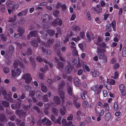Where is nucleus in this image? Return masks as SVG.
Listing matches in <instances>:
<instances>
[{
    "mask_svg": "<svg viewBox=\"0 0 126 126\" xmlns=\"http://www.w3.org/2000/svg\"><path fill=\"white\" fill-rule=\"evenodd\" d=\"M107 82L108 83H109L110 84H111L113 85H114L115 83V80L112 79H107Z\"/></svg>",
    "mask_w": 126,
    "mask_h": 126,
    "instance_id": "a211bd4d",
    "label": "nucleus"
},
{
    "mask_svg": "<svg viewBox=\"0 0 126 126\" xmlns=\"http://www.w3.org/2000/svg\"><path fill=\"white\" fill-rule=\"evenodd\" d=\"M119 89L120 91L122 93V95L123 96L125 95L126 92L124 85L123 84L120 85L119 86Z\"/></svg>",
    "mask_w": 126,
    "mask_h": 126,
    "instance_id": "20e7f679",
    "label": "nucleus"
},
{
    "mask_svg": "<svg viewBox=\"0 0 126 126\" xmlns=\"http://www.w3.org/2000/svg\"><path fill=\"white\" fill-rule=\"evenodd\" d=\"M122 56L124 57L126 56V47H124L123 48Z\"/></svg>",
    "mask_w": 126,
    "mask_h": 126,
    "instance_id": "c9c22d12",
    "label": "nucleus"
},
{
    "mask_svg": "<svg viewBox=\"0 0 126 126\" xmlns=\"http://www.w3.org/2000/svg\"><path fill=\"white\" fill-rule=\"evenodd\" d=\"M111 24L112 27L113 28V30L114 31H115L116 30V22L115 21H113L111 22Z\"/></svg>",
    "mask_w": 126,
    "mask_h": 126,
    "instance_id": "bb28decb",
    "label": "nucleus"
},
{
    "mask_svg": "<svg viewBox=\"0 0 126 126\" xmlns=\"http://www.w3.org/2000/svg\"><path fill=\"white\" fill-rule=\"evenodd\" d=\"M106 87L108 90H110L112 88V86L109 83H108L107 85H106Z\"/></svg>",
    "mask_w": 126,
    "mask_h": 126,
    "instance_id": "6e6d98bb",
    "label": "nucleus"
},
{
    "mask_svg": "<svg viewBox=\"0 0 126 126\" xmlns=\"http://www.w3.org/2000/svg\"><path fill=\"white\" fill-rule=\"evenodd\" d=\"M52 111L54 115H57L58 113V110L57 109L55 108H53Z\"/></svg>",
    "mask_w": 126,
    "mask_h": 126,
    "instance_id": "c756f323",
    "label": "nucleus"
},
{
    "mask_svg": "<svg viewBox=\"0 0 126 126\" xmlns=\"http://www.w3.org/2000/svg\"><path fill=\"white\" fill-rule=\"evenodd\" d=\"M59 13V11L58 10H56L54 11L53 13L54 16L55 17L58 16Z\"/></svg>",
    "mask_w": 126,
    "mask_h": 126,
    "instance_id": "c03bdc74",
    "label": "nucleus"
},
{
    "mask_svg": "<svg viewBox=\"0 0 126 126\" xmlns=\"http://www.w3.org/2000/svg\"><path fill=\"white\" fill-rule=\"evenodd\" d=\"M0 10L2 12H4L5 11V7L4 5L1 6L0 7Z\"/></svg>",
    "mask_w": 126,
    "mask_h": 126,
    "instance_id": "69168bd1",
    "label": "nucleus"
},
{
    "mask_svg": "<svg viewBox=\"0 0 126 126\" xmlns=\"http://www.w3.org/2000/svg\"><path fill=\"white\" fill-rule=\"evenodd\" d=\"M48 69L47 66H46L44 68H42L40 69V71H41L44 72Z\"/></svg>",
    "mask_w": 126,
    "mask_h": 126,
    "instance_id": "79ce46f5",
    "label": "nucleus"
},
{
    "mask_svg": "<svg viewBox=\"0 0 126 126\" xmlns=\"http://www.w3.org/2000/svg\"><path fill=\"white\" fill-rule=\"evenodd\" d=\"M53 100L56 104L59 105L60 103L61 100L59 97L55 96L53 98Z\"/></svg>",
    "mask_w": 126,
    "mask_h": 126,
    "instance_id": "9b49d317",
    "label": "nucleus"
},
{
    "mask_svg": "<svg viewBox=\"0 0 126 126\" xmlns=\"http://www.w3.org/2000/svg\"><path fill=\"white\" fill-rule=\"evenodd\" d=\"M57 53L59 57L60 60L61 61H63L64 59L61 56V53L60 52H59V53Z\"/></svg>",
    "mask_w": 126,
    "mask_h": 126,
    "instance_id": "a18cd8bd",
    "label": "nucleus"
},
{
    "mask_svg": "<svg viewBox=\"0 0 126 126\" xmlns=\"http://www.w3.org/2000/svg\"><path fill=\"white\" fill-rule=\"evenodd\" d=\"M0 37H1V39L3 41L6 40V38L5 36H4L3 34L0 35Z\"/></svg>",
    "mask_w": 126,
    "mask_h": 126,
    "instance_id": "0e129e2a",
    "label": "nucleus"
},
{
    "mask_svg": "<svg viewBox=\"0 0 126 126\" xmlns=\"http://www.w3.org/2000/svg\"><path fill=\"white\" fill-rule=\"evenodd\" d=\"M82 105L83 108H87L88 106V102L86 101H84L82 103Z\"/></svg>",
    "mask_w": 126,
    "mask_h": 126,
    "instance_id": "a878e982",
    "label": "nucleus"
},
{
    "mask_svg": "<svg viewBox=\"0 0 126 126\" xmlns=\"http://www.w3.org/2000/svg\"><path fill=\"white\" fill-rule=\"evenodd\" d=\"M67 91L69 94L72 95V89L71 86H68L67 88Z\"/></svg>",
    "mask_w": 126,
    "mask_h": 126,
    "instance_id": "aec40b11",
    "label": "nucleus"
},
{
    "mask_svg": "<svg viewBox=\"0 0 126 126\" xmlns=\"http://www.w3.org/2000/svg\"><path fill=\"white\" fill-rule=\"evenodd\" d=\"M37 35V32L36 31H32L28 35L27 38L29 39L30 37L33 36H35Z\"/></svg>",
    "mask_w": 126,
    "mask_h": 126,
    "instance_id": "423d86ee",
    "label": "nucleus"
},
{
    "mask_svg": "<svg viewBox=\"0 0 126 126\" xmlns=\"http://www.w3.org/2000/svg\"><path fill=\"white\" fill-rule=\"evenodd\" d=\"M111 114L109 112H108L105 115V119L106 121H108L111 118Z\"/></svg>",
    "mask_w": 126,
    "mask_h": 126,
    "instance_id": "dca6fc26",
    "label": "nucleus"
},
{
    "mask_svg": "<svg viewBox=\"0 0 126 126\" xmlns=\"http://www.w3.org/2000/svg\"><path fill=\"white\" fill-rule=\"evenodd\" d=\"M86 15L88 19L89 20H90L91 19V17L90 12H89L88 11L87 12Z\"/></svg>",
    "mask_w": 126,
    "mask_h": 126,
    "instance_id": "052dcab7",
    "label": "nucleus"
},
{
    "mask_svg": "<svg viewBox=\"0 0 126 126\" xmlns=\"http://www.w3.org/2000/svg\"><path fill=\"white\" fill-rule=\"evenodd\" d=\"M73 29L74 31H75L79 30V28L78 26H74L73 27Z\"/></svg>",
    "mask_w": 126,
    "mask_h": 126,
    "instance_id": "603ef678",
    "label": "nucleus"
},
{
    "mask_svg": "<svg viewBox=\"0 0 126 126\" xmlns=\"http://www.w3.org/2000/svg\"><path fill=\"white\" fill-rule=\"evenodd\" d=\"M103 93L104 97H106L107 96L108 94V93L107 91L106 90H103Z\"/></svg>",
    "mask_w": 126,
    "mask_h": 126,
    "instance_id": "bf43d9fd",
    "label": "nucleus"
},
{
    "mask_svg": "<svg viewBox=\"0 0 126 126\" xmlns=\"http://www.w3.org/2000/svg\"><path fill=\"white\" fill-rule=\"evenodd\" d=\"M100 6L99 5L97 4L96 7H94L93 8L94 10L96 12L99 13H100L102 11V9L100 8Z\"/></svg>",
    "mask_w": 126,
    "mask_h": 126,
    "instance_id": "0eeeda50",
    "label": "nucleus"
},
{
    "mask_svg": "<svg viewBox=\"0 0 126 126\" xmlns=\"http://www.w3.org/2000/svg\"><path fill=\"white\" fill-rule=\"evenodd\" d=\"M26 54L27 55H31L32 54L31 49L30 48L28 49Z\"/></svg>",
    "mask_w": 126,
    "mask_h": 126,
    "instance_id": "e433bc0d",
    "label": "nucleus"
},
{
    "mask_svg": "<svg viewBox=\"0 0 126 126\" xmlns=\"http://www.w3.org/2000/svg\"><path fill=\"white\" fill-rule=\"evenodd\" d=\"M97 88L96 85H94L91 88L92 90L94 92L96 91L97 90Z\"/></svg>",
    "mask_w": 126,
    "mask_h": 126,
    "instance_id": "e2e57ef3",
    "label": "nucleus"
},
{
    "mask_svg": "<svg viewBox=\"0 0 126 126\" xmlns=\"http://www.w3.org/2000/svg\"><path fill=\"white\" fill-rule=\"evenodd\" d=\"M14 37L15 38H20L21 37V35L20 33L15 34Z\"/></svg>",
    "mask_w": 126,
    "mask_h": 126,
    "instance_id": "8fccbe9b",
    "label": "nucleus"
},
{
    "mask_svg": "<svg viewBox=\"0 0 126 126\" xmlns=\"http://www.w3.org/2000/svg\"><path fill=\"white\" fill-rule=\"evenodd\" d=\"M3 71L5 73L7 74L9 72V69L8 68L6 67L3 69Z\"/></svg>",
    "mask_w": 126,
    "mask_h": 126,
    "instance_id": "864d4df0",
    "label": "nucleus"
},
{
    "mask_svg": "<svg viewBox=\"0 0 126 126\" xmlns=\"http://www.w3.org/2000/svg\"><path fill=\"white\" fill-rule=\"evenodd\" d=\"M32 44L33 46L35 47H37L38 46V44L37 43L36 40H33L32 41Z\"/></svg>",
    "mask_w": 126,
    "mask_h": 126,
    "instance_id": "2f4dec72",
    "label": "nucleus"
},
{
    "mask_svg": "<svg viewBox=\"0 0 126 126\" xmlns=\"http://www.w3.org/2000/svg\"><path fill=\"white\" fill-rule=\"evenodd\" d=\"M103 106L106 111L108 112L109 111V107L108 104L106 103H104Z\"/></svg>",
    "mask_w": 126,
    "mask_h": 126,
    "instance_id": "2eb2a0df",
    "label": "nucleus"
},
{
    "mask_svg": "<svg viewBox=\"0 0 126 126\" xmlns=\"http://www.w3.org/2000/svg\"><path fill=\"white\" fill-rule=\"evenodd\" d=\"M47 2H43L40 3H39V5L40 6H43L46 5L47 4Z\"/></svg>",
    "mask_w": 126,
    "mask_h": 126,
    "instance_id": "13d9d810",
    "label": "nucleus"
},
{
    "mask_svg": "<svg viewBox=\"0 0 126 126\" xmlns=\"http://www.w3.org/2000/svg\"><path fill=\"white\" fill-rule=\"evenodd\" d=\"M65 71L66 73H70L71 71V69L69 66H67L65 68Z\"/></svg>",
    "mask_w": 126,
    "mask_h": 126,
    "instance_id": "b1692460",
    "label": "nucleus"
},
{
    "mask_svg": "<svg viewBox=\"0 0 126 126\" xmlns=\"http://www.w3.org/2000/svg\"><path fill=\"white\" fill-rule=\"evenodd\" d=\"M16 114L18 115L19 116L22 115V114H23V116L25 114L22 113V112L21 111L19 110H17L16 111Z\"/></svg>",
    "mask_w": 126,
    "mask_h": 126,
    "instance_id": "393cba45",
    "label": "nucleus"
},
{
    "mask_svg": "<svg viewBox=\"0 0 126 126\" xmlns=\"http://www.w3.org/2000/svg\"><path fill=\"white\" fill-rule=\"evenodd\" d=\"M79 79L77 77H75L74 79V81L75 82V85L77 86H79L80 84L79 82Z\"/></svg>",
    "mask_w": 126,
    "mask_h": 126,
    "instance_id": "4468645a",
    "label": "nucleus"
},
{
    "mask_svg": "<svg viewBox=\"0 0 126 126\" xmlns=\"http://www.w3.org/2000/svg\"><path fill=\"white\" fill-rule=\"evenodd\" d=\"M21 72V70L18 68H17L16 70H13L11 71L12 76L15 78L19 75Z\"/></svg>",
    "mask_w": 126,
    "mask_h": 126,
    "instance_id": "f03ea898",
    "label": "nucleus"
},
{
    "mask_svg": "<svg viewBox=\"0 0 126 126\" xmlns=\"http://www.w3.org/2000/svg\"><path fill=\"white\" fill-rule=\"evenodd\" d=\"M91 73L93 77H96L99 76V72L97 71H95L94 70H92L91 71Z\"/></svg>",
    "mask_w": 126,
    "mask_h": 126,
    "instance_id": "9d476101",
    "label": "nucleus"
},
{
    "mask_svg": "<svg viewBox=\"0 0 126 126\" xmlns=\"http://www.w3.org/2000/svg\"><path fill=\"white\" fill-rule=\"evenodd\" d=\"M47 82L48 83V86L49 87L52 84V82L51 80L50 79H48L47 81Z\"/></svg>",
    "mask_w": 126,
    "mask_h": 126,
    "instance_id": "de8ad7c7",
    "label": "nucleus"
},
{
    "mask_svg": "<svg viewBox=\"0 0 126 126\" xmlns=\"http://www.w3.org/2000/svg\"><path fill=\"white\" fill-rule=\"evenodd\" d=\"M87 92L84 90H82L81 91L80 94V95L81 98L83 99L85 98V95L87 94Z\"/></svg>",
    "mask_w": 126,
    "mask_h": 126,
    "instance_id": "f8f14e48",
    "label": "nucleus"
},
{
    "mask_svg": "<svg viewBox=\"0 0 126 126\" xmlns=\"http://www.w3.org/2000/svg\"><path fill=\"white\" fill-rule=\"evenodd\" d=\"M41 87V90L43 92H47V88L46 86L44 85H42Z\"/></svg>",
    "mask_w": 126,
    "mask_h": 126,
    "instance_id": "7c9ffc66",
    "label": "nucleus"
},
{
    "mask_svg": "<svg viewBox=\"0 0 126 126\" xmlns=\"http://www.w3.org/2000/svg\"><path fill=\"white\" fill-rule=\"evenodd\" d=\"M49 18V17L48 15H44L42 17L43 22L44 23L47 22Z\"/></svg>",
    "mask_w": 126,
    "mask_h": 126,
    "instance_id": "39448f33",
    "label": "nucleus"
},
{
    "mask_svg": "<svg viewBox=\"0 0 126 126\" xmlns=\"http://www.w3.org/2000/svg\"><path fill=\"white\" fill-rule=\"evenodd\" d=\"M26 97V96L25 94L22 93V95L20 96V98H18V99L20 100V99L23 100Z\"/></svg>",
    "mask_w": 126,
    "mask_h": 126,
    "instance_id": "ea45409f",
    "label": "nucleus"
},
{
    "mask_svg": "<svg viewBox=\"0 0 126 126\" xmlns=\"http://www.w3.org/2000/svg\"><path fill=\"white\" fill-rule=\"evenodd\" d=\"M59 94L61 98L62 99L64 98V92L61 90H59L58 91Z\"/></svg>",
    "mask_w": 126,
    "mask_h": 126,
    "instance_id": "6ab92c4d",
    "label": "nucleus"
},
{
    "mask_svg": "<svg viewBox=\"0 0 126 126\" xmlns=\"http://www.w3.org/2000/svg\"><path fill=\"white\" fill-rule=\"evenodd\" d=\"M62 119V118L61 117H59L56 120V122L60 124L61 123V120Z\"/></svg>",
    "mask_w": 126,
    "mask_h": 126,
    "instance_id": "680f3d73",
    "label": "nucleus"
},
{
    "mask_svg": "<svg viewBox=\"0 0 126 126\" xmlns=\"http://www.w3.org/2000/svg\"><path fill=\"white\" fill-rule=\"evenodd\" d=\"M5 117L3 114H1L0 115V120L1 121H3L5 120Z\"/></svg>",
    "mask_w": 126,
    "mask_h": 126,
    "instance_id": "473e14b6",
    "label": "nucleus"
},
{
    "mask_svg": "<svg viewBox=\"0 0 126 126\" xmlns=\"http://www.w3.org/2000/svg\"><path fill=\"white\" fill-rule=\"evenodd\" d=\"M91 118L90 117H87L86 120V121L88 123L91 122Z\"/></svg>",
    "mask_w": 126,
    "mask_h": 126,
    "instance_id": "338daca9",
    "label": "nucleus"
},
{
    "mask_svg": "<svg viewBox=\"0 0 126 126\" xmlns=\"http://www.w3.org/2000/svg\"><path fill=\"white\" fill-rule=\"evenodd\" d=\"M2 104L3 106L7 107H8L9 105V103L5 101H3L2 102Z\"/></svg>",
    "mask_w": 126,
    "mask_h": 126,
    "instance_id": "4c0bfd02",
    "label": "nucleus"
},
{
    "mask_svg": "<svg viewBox=\"0 0 126 126\" xmlns=\"http://www.w3.org/2000/svg\"><path fill=\"white\" fill-rule=\"evenodd\" d=\"M41 93L39 90L37 91L36 93L37 97L38 99H39L41 97Z\"/></svg>",
    "mask_w": 126,
    "mask_h": 126,
    "instance_id": "4be33fe9",
    "label": "nucleus"
},
{
    "mask_svg": "<svg viewBox=\"0 0 126 126\" xmlns=\"http://www.w3.org/2000/svg\"><path fill=\"white\" fill-rule=\"evenodd\" d=\"M105 51V50L104 49L100 47L97 48V53L99 58L100 59L103 60V62L104 63L106 62L107 61V57L103 53V52Z\"/></svg>",
    "mask_w": 126,
    "mask_h": 126,
    "instance_id": "f257e3e1",
    "label": "nucleus"
},
{
    "mask_svg": "<svg viewBox=\"0 0 126 126\" xmlns=\"http://www.w3.org/2000/svg\"><path fill=\"white\" fill-rule=\"evenodd\" d=\"M42 49L43 51L47 55H49L51 53V51L49 50H47L46 51H45V49L43 47L42 48Z\"/></svg>",
    "mask_w": 126,
    "mask_h": 126,
    "instance_id": "412c9836",
    "label": "nucleus"
},
{
    "mask_svg": "<svg viewBox=\"0 0 126 126\" xmlns=\"http://www.w3.org/2000/svg\"><path fill=\"white\" fill-rule=\"evenodd\" d=\"M22 78L25 80V82L27 83H29L31 81L32 78L31 77L30 74L29 73H27L23 75Z\"/></svg>",
    "mask_w": 126,
    "mask_h": 126,
    "instance_id": "7ed1b4c3",
    "label": "nucleus"
},
{
    "mask_svg": "<svg viewBox=\"0 0 126 126\" xmlns=\"http://www.w3.org/2000/svg\"><path fill=\"white\" fill-rule=\"evenodd\" d=\"M18 32L19 33H22L24 32V30L21 27L19 28L18 30Z\"/></svg>",
    "mask_w": 126,
    "mask_h": 126,
    "instance_id": "09e8293b",
    "label": "nucleus"
},
{
    "mask_svg": "<svg viewBox=\"0 0 126 126\" xmlns=\"http://www.w3.org/2000/svg\"><path fill=\"white\" fill-rule=\"evenodd\" d=\"M35 94V92L33 91H31L30 92L29 95L30 97H32Z\"/></svg>",
    "mask_w": 126,
    "mask_h": 126,
    "instance_id": "a19ab883",
    "label": "nucleus"
},
{
    "mask_svg": "<svg viewBox=\"0 0 126 126\" xmlns=\"http://www.w3.org/2000/svg\"><path fill=\"white\" fill-rule=\"evenodd\" d=\"M54 41V40H49L48 41L47 43L48 44V45H46L45 44H43L45 46H46V47H49V45H50V44H52L53 43V42Z\"/></svg>",
    "mask_w": 126,
    "mask_h": 126,
    "instance_id": "72a5a7b5",
    "label": "nucleus"
},
{
    "mask_svg": "<svg viewBox=\"0 0 126 126\" xmlns=\"http://www.w3.org/2000/svg\"><path fill=\"white\" fill-rule=\"evenodd\" d=\"M43 100L45 102L47 101L48 100V98L47 95H45L43 96Z\"/></svg>",
    "mask_w": 126,
    "mask_h": 126,
    "instance_id": "c85d7f7f",
    "label": "nucleus"
},
{
    "mask_svg": "<svg viewBox=\"0 0 126 126\" xmlns=\"http://www.w3.org/2000/svg\"><path fill=\"white\" fill-rule=\"evenodd\" d=\"M114 109L115 110H117L118 109V106L117 103H115L114 104Z\"/></svg>",
    "mask_w": 126,
    "mask_h": 126,
    "instance_id": "4d7b16f0",
    "label": "nucleus"
},
{
    "mask_svg": "<svg viewBox=\"0 0 126 126\" xmlns=\"http://www.w3.org/2000/svg\"><path fill=\"white\" fill-rule=\"evenodd\" d=\"M60 112L61 115L62 116H64L65 113V111L63 110L62 109H60Z\"/></svg>",
    "mask_w": 126,
    "mask_h": 126,
    "instance_id": "3c124183",
    "label": "nucleus"
},
{
    "mask_svg": "<svg viewBox=\"0 0 126 126\" xmlns=\"http://www.w3.org/2000/svg\"><path fill=\"white\" fill-rule=\"evenodd\" d=\"M72 54L74 56H78V52L76 49H73L72 51Z\"/></svg>",
    "mask_w": 126,
    "mask_h": 126,
    "instance_id": "cd10ccee",
    "label": "nucleus"
},
{
    "mask_svg": "<svg viewBox=\"0 0 126 126\" xmlns=\"http://www.w3.org/2000/svg\"><path fill=\"white\" fill-rule=\"evenodd\" d=\"M95 111L96 114L99 116H102L104 115L105 111L103 109H101L100 111H98L97 110H95Z\"/></svg>",
    "mask_w": 126,
    "mask_h": 126,
    "instance_id": "1a4fd4ad",
    "label": "nucleus"
},
{
    "mask_svg": "<svg viewBox=\"0 0 126 126\" xmlns=\"http://www.w3.org/2000/svg\"><path fill=\"white\" fill-rule=\"evenodd\" d=\"M36 59L37 61L39 62H41L43 61L42 59L39 56L37 57Z\"/></svg>",
    "mask_w": 126,
    "mask_h": 126,
    "instance_id": "774afa93",
    "label": "nucleus"
},
{
    "mask_svg": "<svg viewBox=\"0 0 126 126\" xmlns=\"http://www.w3.org/2000/svg\"><path fill=\"white\" fill-rule=\"evenodd\" d=\"M48 34L51 36L53 35L54 34L55 32L53 30H48Z\"/></svg>",
    "mask_w": 126,
    "mask_h": 126,
    "instance_id": "f704fd0d",
    "label": "nucleus"
},
{
    "mask_svg": "<svg viewBox=\"0 0 126 126\" xmlns=\"http://www.w3.org/2000/svg\"><path fill=\"white\" fill-rule=\"evenodd\" d=\"M74 104L77 108H79L80 106V104L78 102H74Z\"/></svg>",
    "mask_w": 126,
    "mask_h": 126,
    "instance_id": "49530a36",
    "label": "nucleus"
},
{
    "mask_svg": "<svg viewBox=\"0 0 126 126\" xmlns=\"http://www.w3.org/2000/svg\"><path fill=\"white\" fill-rule=\"evenodd\" d=\"M63 64L61 62H59L57 64V67L59 70H61L63 68Z\"/></svg>",
    "mask_w": 126,
    "mask_h": 126,
    "instance_id": "f3484780",
    "label": "nucleus"
},
{
    "mask_svg": "<svg viewBox=\"0 0 126 126\" xmlns=\"http://www.w3.org/2000/svg\"><path fill=\"white\" fill-rule=\"evenodd\" d=\"M73 34L72 33V32H71L70 33V34L68 35L66 38H68L69 40L70 39H71V37L73 35Z\"/></svg>",
    "mask_w": 126,
    "mask_h": 126,
    "instance_id": "5fc2aeb1",
    "label": "nucleus"
},
{
    "mask_svg": "<svg viewBox=\"0 0 126 126\" xmlns=\"http://www.w3.org/2000/svg\"><path fill=\"white\" fill-rule=\"evenodd\" d=\"M51 119L52 121L54 123H56V118L55 116L53 115H52L51 116Z\"/></svg>",
    "mask_w": 126,
    "mask_h": 126,
    "instance_id": "58836bf2",
    "label": "nucleus"
},
{
    "mask_svg": "<svg viewBox=\"0 0 126 126\" xmlns=\"http://www.w3.org/2000/svg\"><path fill=\"white\" fill-rule=\"evenodd\" d=\"M106 29L108 31H110L112 29L111 24H107L106 26Z\"/></svg>",
    "mask_w": 126,
    "mask_h": 126,
    "instance_id": "5701e85b",
    "label": "nucleus"
},
{
    "mask_svg": "<svg viewBox=\"0 0 126 126\" xmlns=\"http://www.w3.org/2000/svg\"><path fill=\"white\" fill-rule=\"evenodd\" d=\"M94 36L93 34L92 33L89 32H87L86 33V36L89 41H90L91 40L92 37Z\"/></svg>",
    "mask_w": 126,
    "mask_h": 126,
    "instance_id": "ddd939ff",
    "label": "nucleus"
},
{
    "mask_svg": "<svg viewBox=\"0 0 126 126\" xmlns=\"http://www.w3.org/2000/svg\"><path fill=\"white\" fill-rule=\"evenodd\" d=\"M20 63L18 61H15L14 63V66L15 67H17L18 65V63Z\"/></svg>",
    "mask_w": 126,
    "mask_h": 126,
    "instance_id": "37998d69",
    "label": "nucleus"
},
{
    "mask_svg": "<svg viewBox=\"0 0 126 126\" xmlns=\"http://www.w3.org/2000/svg\"><path fill=\"white\" fill-rule=\"evenodd\" d=\"M72 107V104L71 102L70 101L67 102L66 103L65 107L62 106V107L64 109L66 108L68 109H69V108H71Z\"/></svg>",
    "mask_w": 126,
    "mask_h": 126,
    "instance_id": "6e6552de",
    "label": "nucleus"
}]
</instances>
